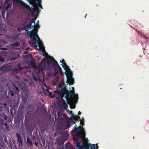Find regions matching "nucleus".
<instances>
[{"mask_svg": "<svg viewBox=\"0 0 149 149\" xmlns=\"http://www.w3.org/2000/svg\"><path fill=\"white\" fill-rule=\"evenodd\" d=\"M47 66L50 68L52 67L54 68V74L55 76H56L58 74L57 68L59 69V72L60 74L63 75L61 68L60 66L58 63L53 57L47 56Z\"/></svg>", "mask_w": 149, "mask_h": 149, "instance_id": "obj_1", "label": "nucleus"}, {"mask_svg": "<svg viewBox=\"0 0 149 149\" xmlns=\"http://www.w3.org/2000/svg\"><path fill=\"white\" fill-rule=\"evenodd\" d=\"M73 139L74 141L75 142L77 143V148L79 149H93V148H95V149H97L98 148V146H97V144H90L91 145V148H89L87 146L85 142L83 143V146L81 145V143L78 141V139L77 137L75 136H73Z\"/></svg>", "mask_w": 149, "mask_h": 149, "instance_id": "obj_2", "label": "nucleus"}, {"mask_svg": "<svg viewBox=\"0 0 149 149\" xmlns=\"http://www.w3.org/2000/svg\"><path fill=\"white\" fill-rule=\"evenodd\" d=\"M70 98H74L75 100H77L78 98V95L77 94H75L74 91L72 93V91L70 90L68 93H66V96L65 97L67 100V104H70L73 101V100L70 99Z\"/></svg>", "mask_w": 149, "mask_h": 149, "instance_id": "obj_3", "label": "nucleus"}, {"mask_svg": "<svg viewBox=\"0 0 149 149\" xmlns=\"http://www.w3.org/2000/svg\"><path fill=\"white\" fill-rule=\"evenodd\" d=\"M57 116H57L56 117L55 120H58L61 122L67 120V116L65 114H63V113L60 111L58 112Z\"/></svg>", "mask_w": 149, "mask_h": 149, "instance_id": "obj_4", "label": "nucleus"}, {"mask_svg": "<svg viewBox=\"0 0 149 149\" xmlns=\"http://www.w3.org/2000/svg\"><path fill=\"white\" fill-rule=\"evenodd\" d=\"M60 62L62 63L61 65H62V67L65 70V75L67 77L70 76V69L66 65L65 60L63 58H62V61H60Z\"/></svg>", "mask_w": 149, "mask_h": 149, "instance_id": "obj_5", "label": "nucleus"}, {"mask_svg": "<svg viewBox=\"0 0 149 149\" xmlns=\"http://www.w3.org/2000/svg\"><path fill=\"white\" fill-rule=\"evenodd\" d=\"M13 85L14 86L13 91L15 94L19 93V88L17 86H20L21 85L20 82L19 80L15 81L13 83Z\"/></svg>", "mask_w": 149, "mask_h": 149, "instance_id": "obj_6", "label": "nucleus"}, {"mask_svg": "<svg viewBox=\"0 0 149 149\" xmlns=\"http://www.w3.org/2000/svg\"><path fill=\"white\" fill-rule=\"evenodd\" d=\"M30 32L29 34H27L29 37L32 38L35 41H37L36 38H39L35 31L32 30Z\"/></svg>", "mask_w": 149, "mask_h": 149, "instance_id": "obj_7", "label": "nucleus"}, {"mask_svg": "<svg viewBox=\"0 0 149 149\" xmlns=\"http://www.w3.org/2000/svg\"><path fill=\"white\" fill-rule=\"evenodd\" d=\"M67 93V90L65 87L63 88H62L59 91H55L54 93H57L59 95H60L62 99H63V97L65 98V95Z\"/></svg>", "mask_w": 149, "mask_h": 149, "instance_id": "obj_8", "label": "nucleus"}, {"mask_svg": "<svg viewBox=\"0 0 149 149\" xmlns=\"http://www.w3.org/2000/svg\"><path fill=\"white\" fill-rule=\"evenodd\" d=\"M10 66L9 65L5 64L0 68V71L5 72L10 70Z\"/></svg>", "mask_w": 149, "mask_h": 149, "instance_id": "obj_9", "label": "nucleus"}, {"mask_svg": "<svg viewBox=\"0 0 149 149\" xmlns=\"http://www.w3.org/2000/svg\"><path fill=\"white\" fill-rule=\"evenodd\" d=\"M63 100L62 103L59 104V107L62 109L64 108L65 110H67L68 107V106L66 103L65 100H63Z\"/></svg>", "mask_w": 149, "mask_h": 149, "instance_id": "obj_10", "label": "nucleus"}, {"mask_svg": "<svg viewBox=\"0 0 149 149\" xmlns=\"http://www.w3.org/2000/svg\"><path fill=\"white\" fill-rule=\"evenodd\" d=\"M33 28V26L31 25V24H27L25 26L22 27L23 30L26 31L27 34H29L30 33L28 29H31Z\"/></svg>", "mask_w": 149, "mask_h": 149, "instance_id": "obj_11", "label": "nucleus"}, {"mask_svg": "<svg viewBox=\"0 0 149 149\" xmlns=\"http://www.w3.org/2000/svg\"><path fill=\"white\" fill-rule=\"evenodd\" d=\"M48 56H46V58H44L42 61V63L40 64V67L41 68L42 70H45V68L46 66V62L45 61L46 60V61L47 64V57Z\"/></svg>", "mask_w": 149, "mask_h": 149, "instance_id": "obj_12", "label": "nucleus"}, {"mask_svg": "<svg viewBox=\"0 0 149 149\" xmlns=\"http://www.w3.org/2000/svg\"><path fill=\"white\" fill-rule=\"evenodd\" d=\"M22 69L19 64H18L16 67L13 69V73H18Z\"/></svg>", "mask_w": 149, "mask_h": 149, "instance_id": "obj_13", "label": "nucleus"}, {"mask_svg": "<svg viewBox=\"0 0 149 149\" xmlns=\"http://www.w3.org/2000/svg\"><path fill=\"white\" fill-rule=\"evenodd\" d=\"M66 77H67V80H68L66 81V83L68 84H69V82L70 83V84L72 85L74 83V79L73 78L71 74H70V76Z\"/></svg>", "mask_w": 149, "mask_h": 149, "instance_id": "obj_14", "label": "nucleus"}, {"mask_svg": "<svg viewBox=\"0 0 149 149\" xmlns=\"http://www.w3.org/2000/svg\"><path fill=\"white\" fill-rule=\"evenodd\" d=\"M10 55L13 57V58H12L10 59V60L11 61L15 60V59L19 58V54L14 52H11Z\"/></svg>", "mask_w": 149, "mask_h": 149, "instance_id": "obj_15", "label": "nucleus"}, {"mask_svg": "<svg viewBox=\"0 0 149 149\" xmlns=\"http://www.w3.org/2000/svg\"><path fill=\"white\" fill-rule=\"evenodd\" d=\"M16 136L17 138V141L19 143V145H22V140L21 138V137L20 136V135L19 134V133H17L16 134Z\"/></svg>", "mask_w": 149, "mask_h": 149, "instance_id": "obj_16", "label": "nucleus"}, {"mask_svg": "<svg viewBox=\"0 0 149 149\" xmlns=\"http://www.w3.org/2000/svg\"><path fill=\"white\" fill-rule=\"evenodd\" d=\"M65 141L61 138L58 139L57 140L58 145L59 146H61L62 144H63Z\"/></svg>", "mask_w": 149, "mask_h": 149, "instance_id": "obj_17", "label": "nucleus"}, {"mask_svg": "<svg viewBox=\"0 0 149 149\" xmlns=\"http://www.w3.org/2000/svg\"><path fill=\"white\" fill-rule=\"evenodd\" d=\"M61 134L62 136L65 137L66 139L67 138L69 135L68 132L64 131H61Z\"/></svg>", "mask_w": 149, "mask_h": 149, "instance_id": "obj_18", "label": "nucleus"}, {"mask_svg": "<svg viewBox=\"0 0 149 149\" xmlns=\"http://www.w3.org/2000/svg\"><path fill=\"white\" fill-rule=\"evenodd\" d=\"M72 145L70 142H68L66 144L65 148L66 149H72Z\"/></svg>", "mask_w": 149, "mask_h": 149, "instance_id": "obj_19", "label": "nucleus"}, {"mask_svg": "<svg viewBox=\"0 0 149 149\" xmlns=\"http://www.w3.org/2000/svg\"><path fill=\"white\" fill-rule=\"evenodd\" d=\"M25 104L22 103L20 104V105L18 109V111H22L24 109Z\"/></svg>", "mask_w": 149, "mask_h": 149, "instance_id": "obj_20", "label": "nucleus"}, {"mask_svg": "<svg viewBox=\"0 0 149 149\" xmlns=\"http://www.w3.org/2000/svg\"><path fill=\"white\" fill-rule=\"evenodd\" d=\"M24 7L28 9H30L31 10H34L35 7L34 6L33 8L31 9V7L30 8V6L28 5H27L25 3H24L23 4Z\"/></svg>", "mask_w": 149, "mask_h": 149, "instance_id": "obj_21", "label": "nucleus"}, {"mask_svg": "<svg viewBox=\"0 0 149 149\" xmlns=\"http://www.w3.org/2000/svg\"><path fill=\"white\" fill-rule=\"evenodd\" d=\"M73 100L72 102L70 103V104H70V107L71 109H74L75 107V104L74 103V102L76 101V100Z\"/></svg>", "mask_w": 149, "mask_h": 149, "instance_id": "obj_22", "label": "nucleus"}, {"mask_svg": "<svg viewBox=\"0 0 149 149\" xmlns=\"http://www.w3.org/2000/svg\"><path fill=\"white\" fill-rule=\"evenodd\" d=\"M76 135L77 136H79L81 138H83L84 137V136L82 133H80V132H78L76 130Z\"/></svg>", "mask_w": 149, "mask_h": 149, "instance_id": "obj_23", "label": "nucleus"}, {"mask_svg": "<svg viewBox=\"0 0 149 149\" xmlns=\"http://www.w3.org/2000/svg\"><path fill=\"white\" fill-rule=\"evenodd\" d=\"M73 118L76 121H81V119L80 118V117L79 116H75L74 115V117Z\"/></svg>", "mask_w": 149, "mask_h": 149, "instance_id": "obj_24", "label": "nucleus"}, {"mask_svg": "<svg viewBox=\"0 0 149 149\" xmlns=\"http://www.w3.org/2000/svg\"><path fill=\"white\" fill-rule=\"evenodd\" d=\"M19 43L18 42H17L15 43L11 44L10 45L11 46H16V47H18L19 46Z\"/></svg>", "mask_w": 149, "mask_h": 149, "instance_id": "obj_25", "label": "nucleus"}, {"mask_svg": "<svg viewBox=\"0 0 149 149\" xmlns=\"http://www.w3.org/2000/svg\"><path fill=\"white\" fill-rule=\"evenodd\" d=\"M38 39H39L37 41L38 44V45L39 47H42L43 46V44L42 43H40L41 40L39 38Z\"/></svg>", "mask_w": 149, "mask_h": 149, "instance_id": "obj_26", "label": "nucleus"}, {"mask_svg": "<svg viewBox=\"0 0 149 149\" xmlns=\"http://www.w3.org/2000/svg\"><path fill=\"white\" fill-rule=\"evenodd\" d=\"M69 113H70L71 114L72 116L71 117L69 118V120H72L73 119H74L73 118L74 117V115L72 111H70Z\"/></svg>", "mask_w": 149, "mask_h": 149, "instance_id": "obj_27", "label": "nucleus"}, {"mask_svg": "<svg viewBox=\"0 0 149 149\" xmlns=\"http://www.w3.org/2000/svg\"><path fill=\"white\" fill-rule=\"evenodd\" d=\"M8 94L9 95H10L12 96H13L14 95L13 91H12L9 90Z\"/></svg>", "mask_w": 149, "mask_h": 149, "instance_id": "obj_28", "label": "nucleus"}, {"mask_svg": "<svg viewBox=\"0 0 149 149\" xmlns=\"http://www.w3.org/2000/svg\"><path fill=\"white\" fill-rule=\"evenodd\" d=\"M10 0H5L4 1V6H6V5L9 4H10L9 3V1Z\"/></svg>", "mask_w": 149, "mask_h": 149, "instance_id": "obj_29", "label": "nucleus"}, {"mask_svg": "<svg viewBox=\"0 0 149 149\" xmlns=\"http://www.w3.org/2000/svg\"><path fill=\"white\" fill-rule=\"evenodd\" d=\"M27 141L28 143L31 146H32V143L31 141L29 140L28 138H27Z\"/></svg>", "mask_w": 149, "mask_h": 149, "instance_id": "obj_30", "label": "nucleus"}, {"mask_svg": "<svg viewBox=\"0 0 149 149\" xmlns=\"http://www.w3.org/2000/svg\"><path fill=\"white\" fill-rule=\"evenodd\" d=\"M39 50L41 52L43 53H45V49H43V48H39Z\"/></svg>", "mask_w": 149, "mask_h": 149, "instance_id": "obj_31", "label": "nucleus"}, {"mask_svg": "<svg viewBox=\"0 0 149 149\" xmlns=\"http://www.w3.org/2000/svg\"><path fill=\"white\" fill-rule=\"evenodd\" d=\"M49 96L51 98H52L53 97V96L52 95V92H49Z\"/></svg>", "mask_w": 149, "mask_h": 149, "instance_id": "obj_32", "label": "nucleus"}, {"mask_svg": "<svg viewBox=\"0 0 149 149\" xmlns=\"http://www.w3.org/2000/svg\"><path fill=\"white\" fill-rule=\"evenodd\" d=\"M0 30L1 31H3L5 32H7V30L5 28H2L0 29Z\"/></svg>", "mask_w": 149, "mask_h": 149, "instance_id": "obj_33", "label": "nucleus"}, {"mask_svg": "<svg viewBox=\"0 0 149 149\" xmlns=\"http://www.w3.org/2000/svg\"><path fill=\"white\" fill-rule=\"evenodd\" d=\"M40 27V26L39 25H37V26H35L34 25V27L35 29L36 30H37L38 29L39 27Z\"/></svg>", "mask_w": 149, "mask_h": 149, "instance_id": "obj_34", "label": "nucleus"}, {"mask_svg": "<svg viewBox=\"0 0 149 149\" xmlns=\"http://www.w3.org/2000/svg\"><path fill=\"white\" fill-rule=\"evenodd\" d=\"M40 130L41 132H44L45 130V129L42 127H40Z\"/></svg>", "mask_w": 149, "mask_h": 149, "instance_id": "obj_35", "label": "nucleus"}, {"mask_svg": "<svg viewBox=\"0 0 149 149\" xmlns=\"http://www.w3.org/2000/svg\"><path fill=\"white\" fill-rule=\"evenodd\" d=\"M59 77H57L53 81H55L56 82H57L58 81Z\"/></svg>", "mask_w": 149, "mask_h": 149, "instance_id": "obj_36", "label": "nucleus"}, {"mask_svg": "<svg viewBox=\"0 0 149 149\" xmlns=\"http://www.w3.org/2000/svg\"><path fill=\"white\" fill-rule=\"evenodd\" d=\"M36 20L35 19H33L31 21V23L30 24H31V25H32V23H34V25H35V21Z\"/></svg>", "mask_w": 149, "mask_h": 149, "instance_id": "obj_37", "label": "nucleus"}, {"mask_svg": "<svg viewBox=\"0 0 149 149\" xmlns=\"http://www.w3.org/2000/svg\"><path fill=\"white\" fill-rule=\"evenodd\" d=\"M17 3H22L23 2V1L22 0H16Z\"/></svg>", "mask_w": 149, "mask_h": 149, "instance_id": "obj_38", "label": "nucleus"}, {"mask_svg": "<svg viewBox=\"0 0 149 149\" xmlns=\"http://www.w3.org/2000/svg\"><path fill=\"white\" fill-rule=\"evenodd\" d=\"M62 85V84L61 83H59L58 85V87L59 88H61V86Z\"/></svg>", "mask_w": 149, "mask_h": 149, "instance_id": "obj_39", "label": "nucleus"}, {"mask_svg": "<svg viewBox=\"0 0 149 149\" xmlns=\"http://www.w3.org/2000/svg\"><path fill=\"white\" fill-rule=\"evenodd\" d=\"M4 61V59L2 58L1 56L0 55V62H3Z\"/></svg>", "mask_w": 149, "mask_h": 149, "instance_id": "obj_40", "label": "nucleus"}, {"mask_svg": "<svg viewBox=\"0 0 149 149\" xmlns=\"http://www.w3.org/2000/svg\"><path fill=\"white\" fill-rule=\"evenodd\" d=\"M23 30L22 27L18 28L17 29V30L19 32H21L22 31V30Z\"/></svg>", "mask_w": 149, "mask_h": 149, "instance_id": "obj_41", "label": "nucleus"}, {"mask_svg": "<svg viewBox=\"0 0 149 149\" xmlns=\"http://www.w3.org/2000/svg\"><path fill=\"white\" fill-rule=\"evenodd\" d=\"M10 4H8L6 5L7 6L6 8V10H7L8 8H10L11 7V6H10Z\"/></svg>", "mask_w": 149, "mask_h": 149, "instance_id": "obj_42", "label": "nucleus"}, {"mask_svg": "<svg viewBox=\"0 0 149 149\" xmlns=\"http://www.w3.org/2000/svg\"><path fill=\"white\" fill-rule=\"evenodd\" d=\"M83 128V127H79L77 128V129L79 131H81L82 130V128Z\"/></svg>", "mask_w": 149, "mask_h": 149, "instance_id": "obj_43", "label": "nucleus"}, {"mask_svg": "<svg viewBox=\"0 0 149 149\" xmlns=\"http://www.w3.org/2000/svg\"><path fill=\"white\" fill-rule=\"evenodd\" d=\"M15 78L18 80H19V77L18 75H15Z\"/></svg>", "mask_w": 149, "mask_h": 149, "instance_id": "obj_44", "label": "nucleus"}, {"mask_svg": "<svg viewBox=\"0 0 149 149\" xmlns=\"http://www.w3.org/2000/svg\"><path fill=\"white\" fill-rule=\"evenodd\" d=\"M57 82H56L55 81H52V84L54 85H55L56 84Z\"/></svg>", "mask_w": 149, "mask_h": 149, "instance_id": "obj_45", "label": "nucleus"}, {"mask_svg": "<svg viewBox=\"0 0 149 149\" xmlns=\"http://www.w3.org/2000/svg\"><path fill=\"white\" fill-rule=\"evenodd\" d=\"M2 122H4L3 120H2V121L1 122H2V123L4 125H7V123L6 122L4 124Z\"/></svg>", "mask_w": 149, "mask_h": 149, "instance_id": "obj_46", "label": "nucleus"}, {"mask_svg": "<svg viewBox=\"0 0 149 149\" xmlns=\"http://www.w3.org/2000/svg\"><path fill=\"white\" fill-rule=\"evenodd\" d=\"M33 78H34V79L35 80V81H37V78L36 77H35V76H33Z\"/></svg>", "mask_w": 149, "mask_h": 149, "instance_id": "obj_47", "label": "nucleus"}, {"mask_svg": "<svg viewBox=\"0 0 149 149\" xmlns=\"http://www.w3.org/2000/svg\"><path fill=\"white\" fill-rule=\"evenodd\" d=\"M81 114V112L80 111H79L78 112V115H80Z\"/></svg>", "mask_w": 149, "mask_h": 149, "instance_id": "obj_48", "label": "nucleus"}, {"mask_svg": "<svg viewBox=\"0 0 149 149\" xmlns=\"http://www.w3.org/2000/svg\"><path fill=\"white\" fill-rule=\"evenodd\" d=\"M39 21H38L36 23L37 25H38V26L39 25Z\"/></svg>", "mask_w": 149, "mask_h": 149, "instance_id": "obj_49", "label": "nucleus"}, {"mask_svg": "<svg viewBox=\"0 0 149 149\" xmlns=\"http://www.w3.org/2000/svg\"><path fill=\"white\" fill-rule=\"evenodd\" d=\"M77 125H75L74 127L75 128V129H77Z\"/></svg>", "mask_w": 149, "mask_h": 149, "instance_id": "obj_50", "label": "nucleus"}, {"mask_svg": "<svg viewBox=\"0 0 149 149\" xmlns=\"http://www.w3.org/2000/svg\"><path fill=\"white\" fill-rule=\"evenodd\" d=\"M143 38H145V39H147V37H146V36H144L143 37Z\"/></svg>", "mask_w": 149, "mask_h": 149, "instance_id": "obj_51", "label": "nucleus"}, {"mask_svg": "<svg viewBox=\"0 0 149 149\" xmlns=\"http://www.w3.org/2000/svg\"><path fill=\"white\" fill-rule=\"evenodd\" d=\"M3 48H2V46H0V49H2Z\"/></svg>", "mask_w": 149, "mask_h": 149, "instance_id": "obj_52", "label": "nucleus"}, {"mask_svg": "<svg viewBox=\"0 0 149 149\" xmlns=\"http://www.w3.org/2000/svg\"><path fill=\"white\" fill-rule=\"evenodd\" d=\"M6 116H5L4 117V119L5 120H6Z\"/></svg>", "mask_w": 149, "mask_h": 149, "instance_id": "obj_53", "label": "nucleus"}, {"mask_svg": "<svg viewBox=\"0 0 149 149\" xmlns=\"http://www.w3.org/2000/svg\"><path fill=\"white\" fill-rule=\"evenodd\" d=\"M72 90H73V91H74V87H72Z\"/></svg>", "mask_w": 149, "mask_h": 149, "instance_id": "obj_54", "label": "nucleus"}, {"mask_svg": "<svg viewBox=\"0 0 149 149\" xmlns=\"http://www.w3.org/2000/svg\"><path fill=\"white\" fill-rule=\"evenodd\" d=\"M87 14H86L85 15V16H84V18H86V16H87Z\"/></svg>", "mask_w": 149, "mask_h": 149, "instance_id": "obj_55", "label": "nucleus"}, {"mask_svg": "<svg viewBox=\"0 0 149 149\" xmlns=\"http://www.w3.org/2000/svg\"><path fill=\"white\" fill-rule=\"evenodd\" d=\"M75 130V129H73V130H72V131H73V132H75V130Z\"/></svg>", "mask_w": 149, "mask_h": 149, "instance_id": "obj_56", "label": "nucleus"}, {"mask_svg": "<svg viewBox=\"0 0 149 149\" xmlns=\"http://www.w3.org/2000/svg\"><path fill=\"white\" fill-rule=\"evenodd\" d=\"M29 49V47H27L26 48V50H28Z\"/></svg>", "mask_w": 149, "mask_h": 149, "instance_id": "obj_57", "label": "nucleus"}, {"mask_svg": "<svg viewBox=\"0 0 149 149\" xmlns=\"http://www.w3.org/2000/svg\"><path fill=\"white\" fill-rule=\"evenodd\" d=\"M82 125V123H81V122H80V126H81V125Z\"/></svg>", "mask_w": 149, "mask_h": 149, "instance_id": "obj_58", "label": "nucleus"}, {"mask_svg": "<svg viewBox=\"0 0 149 149\" xmlns=\"http://www.w3.org/2000/svg\"><path fill=\"white\" fill-rule=\"evenodd\" d=\"M38 144V143H37L36 144V145H37Z\"/></svg>", "mask_w": 149, "mask_h": 149, "instance_id": "obj_59", "label": "nucleus"}, {"mask_svg": "<svg viewBox=\"0 0 149 149\" xmlns=\"http://www.w3.org/2000/svg\"><path fill=\"white\" fill-rule=\"evenodd\" d=\"M79 149L78 148H77V149Z\"/></svg>", "mask_w": 149, "mask_h": 149, "instance_id": "obj_60", "label": "nucleus"}, {"mask_svg": "<svg viewBox=\"0 0 149 149\" xmlns=\"http://www.w3.org/2000/svg\"><path fill=\"white\" fill-rule=\"evenodd\" d=\"M120 89H122V88H120Z\"/></svg>", "mask_w": 149, "mask_h": 149, "instance_id": "obj_61", "label": "nucleus"}, {"mask_svg": "<svg viewBox=\"0 0 149 149\" xmlns=\"http://www.w3.org/2000/svg\"><path fill=\"white\" fill-rule=\"evenodd\" d=\"M55 135H56V134H54V136Z\"/></svg>", "mask_w": 149, "mask_h": 149, "instance_id": "obj_62", "label": "nucleus"}, {"mask_svg": "<svg viewBox=\"0 0 149 149\" xmlns=\"http://www.w3.org/2000/svg\"><path fill=\"white\" fill-rule=\"evenodd\" d=\"M55 135H56V134H54V136Z\"/></svg>", "mask_w": 149, "mask_h": 149, "instance_id": "obj_63", "label": "nucleus"}]
</instances>
